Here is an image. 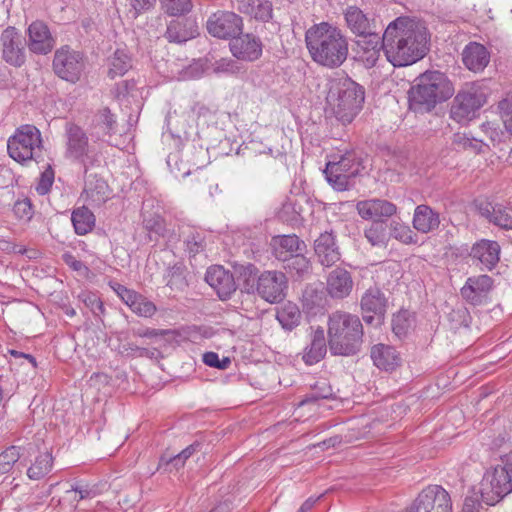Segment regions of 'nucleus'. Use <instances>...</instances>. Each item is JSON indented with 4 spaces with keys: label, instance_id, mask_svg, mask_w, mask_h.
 Returning <instances> with one entry per match:
<instances>
[{
    "label": "nucleus",
    "instance_id": "44",
    "mask_svg": "<svg viewBox=\"0 0 512 512\" xmlns=\"http://www.w3.org/2000/svg\"><path fill=\"white\" fill-rule=\"evenodd\" d=\"M132 63L130 56L121 49H117L114 54L109 58L108 76L114 79L118 76H123L131 69Z\"/></svg>",
    "mask_w": 512,
    "mask_h": 512
},
{
    "label": "nucleus",
    "instance_id": "58",
    "mask_svg": "<svg viewBox=\"0 0 512 512\" xmlns=\"http://www.w3.org/2000/svg\"><path fill=\"white\" fill-rule=\"evenodd\" d=\"M200 446L199 443H193L186 447L184 450H182L180 453L175 455L174 457L170 458L168 463L173 465L176 469H179L184 466L185 461L191 457L198 447Z\"/></svg>",
    "mask_w": 512,
    "mask_h": 512
},
{
    "label": "nucleus",
    "instance_id": "32",
    "mask_svg": "<svg viewBox=\"0 0 512 512\" xmlns=\"http://www.w3.org/2000/svg\"><path fill=\"white\" fill-rule=\"evenodd\" d=\"M370 353L374 365L385 371H392L401 363L399 353L390 345L382 343L374 345Z\"/></svg>",
    "mask_w": 512,
    "mask_h": 512
},
{
    "label": "nucleus",
    "instance_id": "24",
    "mask_svg": "<svg viewBox=\"0 0 512 512\" xmlns=\"http://www.w3.org/2000/svg\"><path fill=\"white\" fill-rule=\"evenodd\" d=\"M493 287V279L488 275H478L467 278L461 288V295L473 305H478Z\"/></svg>",
    "mask_w": 512,
    "mask_h": 512
},
{
    "label": "nucleus",
    "instance_id": "18",
    "mask_svg": "<svg viewBox=\"0 0 512 512\" xmlns=\"http://www.w3.org/2000/svg\"><path fill=\"white\" fill-rule=\"evenodd\" d=\"M230 51L238 60L253 62L262 56L263 44L259 37L241 33L229 43Z\"/></svg>",
    "mask_w": 512,
    "mask_h": 512
},
{
    "label": "nucleus",
    "instance_id": "6",
    "mask_svg": "<svg viewBox=\"0 0 512 512\" xmlns=\"http://www.w3.org/2000/svg\"><path fill=\"white\" fill-rule=\"evenodd\" d=\"M512 492V451L488 469L479 484L481 502L493 506Z\"/></svg>",
    "mask_w": 512,
    "mask_h": 512
},
{
    "label": "nucleus",
    "instance_id": "5",
    "mask_svg": "<svg viewBox=\"0 0 512 512\" xmlns=\"http://www.w3.org/2000/svg\"><path fill=\"white\" fill-rule=\"evenodd\" d=\"M336 118L343 124L351 123L362 108L365 99L363 86L347 76L333 79L328 94Z\"/></svg>",
    "mask_w": 512,
    "mask_h": 512
},
{
    "label": "nucleus",
    "instance_id": "47",
    "mask_svg": "<svg viewBox=\"0 0 512 512\" xmlns=\"http://www.w3.org/2000/svg\"><path fill=\"white\" fill-rule=\"evenodd\" d=\"M414 324V318L408 310H400L392 318V330L401 338L408 334Z\"/></svg>",
    "mask_w": 512,
    "mask_h": 512
},
{
    "label": "nucleus",
    "instance_id": "51",
    "mask_svg": "<svg viewBox=\"0 0 512 512\" xmlns=\"http://www.w3.org/2000/svg\"><path fill=\"white\" fill-rule=\"evenodd\" d=\"M453 143L459 148H463L464 150H471L476 154L482 152L484 146V143L481 140L460 133L454 135Z\"/></svg>",
    "mask_w": 512,
    "mask_h": 512
},
{
    "label": "nucleus",
    "instance_id": "4",
    "mask_svg": "<svg viewBox=\"0 0 512 512\" xmlns=\"http://www.w3.org/2000/svg\"><path fill=\"white\" fill-rule=\"evenodd\" d=\"M454 87L448 77L440 71H426L417 79L409 91V107L417 113L430 112L438 103L448 100Z\"/></svg>",
    "mask_w": 512,
    "mask_h": 512
},
{
    "label": "nucleus",
    "instance_id": "37",
    "mask_svg": "<svg viewBox=\"0 0 512 512\" xmlns=\"http://www.w3.org/2000/svg\"><path fill=\"white\" fill-rule=\"evenodd\" d=\"M195 25L185 19H174L167 26L165 37L169 42L184 43L195 36Z\"/></svg>",
    "mask_w": 512,
    "mask_h": 512
},
{
    "label": "nucleus",
    "instance_id": "8",
    "mask_svg": "<svg viewBox=\"0 0 512 512\" xmlns=\"http://www.w3.org/2000/svg\"><path fill=\"white\" fill-rule=\"evenodd\" d=\"M486 103V92L478 82L466 84L455 96L450 117L458 123H467L476 117Z\"/></svg>",
    "mask_w": 512,
    "mask_h": 512
},
{
    "label": "nucleus",
    "instance_id": "56",
    "mask_svg": "<svg viewBox=\"0 0 512 512\" xmlns=\"http://www.w3.org/2000/svg\"><path fill=\"white\" fill-rule=\"evenodd\" d=\"M129 6V14L136 19L141 13L151 9L156 0H126Z\"/></svg>",
    "mask_w": 512,
    "mask_h": 512
},
{
    "label": "nucleus",
    "instance_id": "41",
    "mask_svg": "<svg viewBox=\"0 0 512 512\" xmlns=\"http://www.w3.org/2000/svg\"><path fill=\"white\" fill-rule=\"evenodd\" d=\"M71 221L75 232L78 235H85L93 229L95 216L87 207L83 206L72 212Z\"/></svg>",
    "mask_w": 512,
    "mask_h": 512
},
{
    "label": "nucleus",
    "instance_id": "19",
    "mask_svg": "<svg viewBox=\"0 0 512 512\" xmlns=\"http://www.w3.org/2000/svg\"><path fill=\"white\" fill-rule=\"evenodd\" d=\"M356 209L362 219L371 220L373 223H383L384 219L393 216L397 212L396 205L384 199L359 201Z\"/></svg>",
    "mask_w": 512,
    "mask_h": 512
},
{
    "label": "nucleus",
    "instance_id": "49",
    "mask_svg": "<svg viewBox=\"0 0 512 512\" xmlns=\"http://www.w3.org/2000/svg\"><path fill=\"white\" fill-rule=\"evenodd\" d=\"M20 458V448L11 446L0 454V474L8 473Z\"/></svg>",
    "mask_w": 512,
    "mask_h": 512
},
{
    "label": "nucleus",
    "instance_id": "21",
    "mask_svg": "<svg viewBox=\"0 0 512 512\" xmlns=\"http://www.w3.org/2000/svg\"><path fill=\"white\" fill-rule=\"evenodd\" d=\"M205 280L215 290L221 300H226L236 291V283L232 273L223 266L214 265L207 269Z\"/></svg>",
    "mask_w": 512,
    "mask_h": 512
},
{
    "label": "nucleus",
    "instance_id": "23",
    "mask_svg": "<svg viewBox=\"0 0 512 512\" xmlns=\"http://www.w3.org/2000/svg\"><path fill=\"white\" fill-rule=\"evenodd\" d=\"M314 251L318 261L325 267L334 265L341 257L333 231H325L315 239Z\"/></svg>",
    "mask_w": 512,
    "mask_h": 512
},
{
    "label": "nucleus",
    "instance_id": "17",
    "mask_svg": "<svg viewBox=\"0 0 512 512\" xmlns=\"http://www.w3.org/2000/svg\"><path fill=\"white\" fill-rule=\"evenodd\" d=\"M26 45L29 51L36 55H47L54 49L56 39L48 25L41 21H33L26 30Z\"/></svg>",
    "mask_w": 512,
    "mask_h": 512
},
{
    "label": "nucleus",
    "instance_id": "42",
    "mask_svg": "<svg viewBox=\"0 0 512 512\" xmlns=\"http://www.w3.org/2000/svg\"><path fill=\"white\" fill-rule=\"evenodd\" d=\"M53 457L48 451L40 453L31 466L27 469V476L31 480H40L52 469Z\"/></svg>",
    "mask_w": 512,
    "mask_h": 512
},
{
    "label": "nucleus",
    "instance_id": "43",
    "mask_svg": "<svg viewBox=\"0 0 512 512\" xmlns=\"http://www.w3.org/2000/svg\"><path fill=\"white\" fill-rule=\"evenodd\" d=\"M302 211V206L296 200L288 199L282 204L277 215L281 221L296 226L303 221Z\"/></svg>",
    "mask_w": 512,
    "mask_h": 512
},
{
    "label": "nucleus",
    "instance_id": "52",
    "mask_svg": "<svg viewBox=\"0 0 512 512\" xmlns=\"http://www.w3.org/2000/svg\"><path fill=\"white\" fill-rule=\"evenodd\" d=\"M14 215L23 221H29L34 214V208L29 198L19 199L13 206Z\"/></svg>",
    "mask_w": 512,
    "mask_h": 512
},
{
    "label": "nucleus",
    "instance_id": "13",
    "mask_svg": "<svg viewBox=\"0 0 512 512\" xmlns=\"http://www.w3.org/2000/svg\"><path fill=\"white\" fill-rule=\"evenodd\" d=\"M256 291L266 302L280 303L287 295L288 278L281 271H264L257 278Z\"/></svg>",
    "mask_w": 512,
    "mask_h": 512
},
{
    "label": "nucleus",
    "instance_id": "40",
    "mask_svg": "<svg viewBox=\"0 0 512 512\" xmlns=\"http://www.w3.org/2000/svg\"><path fill=\"white\" fill-rule=\"evenodd\" d=\"M142 215L143 227L147 231L150 241L157 242L159 238L166 236V222L162 216L148 212H143Z\"/></svg>",
    "mask_w": 512,
    "mask_h": 512
},
{
    "label": "nucleus",
    "instance_id": "48",
    "mask_svg": "<svg viewBox=\"0 0 512 512\" xmlns=\"http://www.w3.org/2000/svg\"><path fill=\"white\" fill-rule=\"evenodd\" d=\"M364 236L372 246L385 247L388 242L384 223H373L369 228L365 229Z\"/></svg>",
    "mask_w": 512,
    "mask_h": 512
},
{
    "label": "nucleus",
    "instance_id": "3",
    "mask_svg": "<svg viewBox=\"0 0 512 512\" xmlns=\"http://www.w3.org/2000/svg\"><path fill=\"white\" fill-rule=\"evenodd\" d=\"M363 326L357 315L333 312L328 319V345L333 355L351 356L360 351Z\"/></svg>",
    "mask_w": 512,
    "mask_h": 512
},
{
    "label": "nucleus",
    "instance_id": "16",
    "mask_svg": "<svg viewBox=\"0 0 512 512\" xmlns=\"http://www.w3.org/2000/svg\"><path fill=\"white\" fill-rule=\"evenodd\" d=\"M206 27L212 36L232 40L242 33L243 20L234 12L217 11L208 18Z\"/></svg>",
    "mask_w": 512,
    "mask_h": 512
},
{
    "label": "nucleus",
    "instance_id": "35",
    "mask_svg": "<svg viewBox=\"0 0 512 512\" xmlns=\"http://www.w3.org/2000/svg\"><path fill=\"white\" fill-rule=\"evenodd\" d=\"M237 9L263 22L272 18V4L269 0H236Z\"/></svg>",
    "mask_w": 512,
    "mask_h": 512
},
{
    "label": "nucleus",
    "instance_id": "12",
    "mask_svg": "<svg viewBox=\"0 0 512 512\" xmlns=\"http://www.w3.org/2000/svg\"><path fill=\"white\" fill-rule=\"evenodd\" d=\"M404 512H452L450 494L440 485H429Z\"/></svg>",
    "mask_w": 512,
    "mask_h": 512
},
{
    "label": "nucleus",
    "instance_id": "39",
    "mask_svg": "<svg viewBox=\"0 0 512 512\" xmlns=\"http://www.w3.org/2000/svg\"><path fill=\"white\" fill-rule=\"evenodd\" d=\"M187 268L183 262H176L168 266L164 273L166 285L172 290L183 291L188 286L186 279Z\"/></svg>",
    "mask_w": 512,
    "mask_h": 512
},
{
    "label": "nucleus",
    "instance_id": "53",
    "mask_svg": "<svg viewBox=\"0 0 512 512\" xmlns=\"http://www.w3.org/2000/svg\"><path fill=\"white\" fill-rule=\"evenodd\" d=\"M285 262H287V267L290 270H294L299 275H303L304 273L308 272L310 268L309 260L304 255H302L301 252L293 254Z\"/></svg>",
    "mask_w": 512,
    "mask_h": 512
},
{
    "label": "nucleus",
    "instance_id": "22",
    "mask_svg": "<svg viewBox=\"0 0 512 512\" xmlns=\"http://www.w3.org/2000/svg\"><path fill=\"white\" fill-rule=\"evenodd\" d=\"M479 214L490 223L505 229L512 230V206L489 201L477 203Z\"/></svg>",
    "mask_w": 512,
    "mask_h": 512
},
{
    "label": "nucleus",
    "instance_id": "7",
    "mask_svg": "<svg viewBox=\"0 0 512 512\" xmlns=\"http://www.w3.org/2000/svg\"><path fill=\"white\" fill-rule=\"evenodd\" d=\"M42 138L34 125H22L9 137L7 150L9 156L19 163L38 160L42 157Z\"/></svg>",
    "mask_w": 512,
    "mask_h": 512
},
{
    "label": "nucleus",
    "instance_id": "29",
    "mask_svg": "<svg viewBox=\"0 0 512 512\" xmlns=\"http://www.w3.org/2000/svg\"><path fill=\"white\" fill-rule=\"evenodd\" d=\"M362 37L363 39L358 42L362 49L361 59L366 68H372L379 60L381 52H384V35L380 37L373 31Z\"/></svg>",
    "mask_w": 512,
    "mask_h": 512
},
{
    "label": "nucleus",
    "instance_id": "20",
    "mask_svg": "<svg viewBox=\"0 0 512 512\" xmlns=\"http://www.w3.org/2000/svg\"><path fill=\"white\" fill-rule=\"evenodd\" d=\"M500 250L497 241L482 239L473 244L469 255L481 270L491 271L500 260Z\"/></svg>",
    "mask_w": 512,
    "mask_h": 512
},
{
    "label": "nucleus",
    "instance_id": "62",
    "mask_svg": "<svg viewBox=\"0 0 512 512\" xmlns=\"http://www.w3.org/2000/svg\"><path fill=\"white\" fill-rule=\"evenodd\" d=\"M84 302L87 306L91 307V310L95 315L104 311L103 303L94 294L85 295Z\"/></svg>",
    "mask_w": 512,
    "mask_h": 512
},
{
    "label": "nucleus",
    "instance_id": "1",
    "mask_svg": "<svg viewBox=\"0 0 512 512\" xmlns=\"http://www.w3.org/2000/svg\"><path fill=\"white\" fill-rule=\"evenodd\" d=\"M425 27L408 17H398L384 31V54L395 67L414 64L428 51Z\"/></svg>",
    "mask_w": 512,
    "mask_h": 512
},
{
    "label": "nucleus",
    "instance_id": "55",
    "mask_svg": "<svg viewBox=\"0 0 512 512\" xmlns=\"http://www.w3.org/2000/svg\"><path fill=\"white\" fill-rule=\"evenodd\" d=\"M131 310L141 317H152L156 312V306L153 302L140 295L139 299L131 307Z\"/></svg>",
    "mask_w": 512,
    "mask_h": 512
},
{
    "label": "nucleus",
    "instance_id": "59",
    "mask_svg": "<svg viewBox=\"0 0 512 512\" xmlns=\"http://www.w3.org/2000/svg\"><path fill=\"white\" fill-rule=\"evenodd\" d=\"M202 360L204 364L209 367H214L218 369H226L230 365V359L224 357L223 359L219 358V355L216 352H206L203 354Z\"/></svg>",
    "mask_w": 512,
    "mask_h": 512
},
{
    "label": "nucleus",
    "instance_id": "9",
    "mask_svg": "<svg viewBox=\"0 0 512 512\" xmlns=\"http://www.w3.org/2000/svg\"><path fill=\"white\" fill-rule=\"evenodd\" d=\"M364 169L355 153H346L337 162H328L324 174L328 183L337 191L349 189L351 180Z\"/></svg>",
    "mask_w": 512,
    "mask_h": 512
},
{
    "label": "nucleus",
    "instance_id": "27",
    "mask_svg": "<svg viewBox=\"0 0 512 512\" xmlns=\"http://www.w3.org/2000/svg\"><path fill=\"white\" fill-rule=\"evenodd\" d=\"M441 223L440 213L427 204L417 205L412 217L413 228L421 233L428 234L436 231Z\"/></svg>",
    "mask_w": 512,
    "mask_h": 512
},
{
    "label": "nucleus",
    "instance_id": "57",
    "mask_svg": "<svg viewBox=\"0 0 512 512\" xmlns=\"http://www.w3.org/2000/svg\"><path fill=\"white\" fill-rule=\"evenodd\" d=\"M71 491H74L79 495L78 500L92 499L98 494V489L96 486H91L88 483H84L83 481H79L71 485Z\"/></svg>",
    "mask_w": 512,
    "mask_h": 512
},
{
    "label": "nucleus",
    "instance_id": "2",
    "mask_svg": "<svg viewBox=\"0 0 512 512\" xmlns=\"http://www.w3.org/2000/svg\"><path fill=\"white\" fill-rule=\"evenodd\" d=\"M305 42L312 60L323 67L338 68L348 57L347 36L339 27L328 22L311 26L305 33Z\"/></svg>",
    "mask_w": 512,
    "mask_h": 512
},
{
    "label": "nucleus",
    "instance_id": "30",
    "mask_svg": "<svg viewBox=\"0 0 512 512\" xmlns=\"http://www.w3.org/2000/svg\"><path fill=\"white\" fill-rule=\"evenodd\" d=\"M117 119L108 107L99 109L91 121V135L96 140L116 133Z\"/></svg>",
    "mask_w": 512,
    "mask_h": 512
},
{
    "label": "nucleus",
    "instance_id": "15",
    "mask_svg": "<svg viewBox=\"0 0 512 512\" xmlns=\"http://www.w3.org/2000/svg\"><path fill=\"white\" fill-rule=\"evenodd\" d=\"M362 318L368 325L382 324L388 308V298L378 287L367 289L360 299Z\"/></svg>",
    "mask_w": 512,
    "mask_h": 512
},
{
    "label": "nucleus",
    "instance_id": "63",
    "mask_svg": "<svg viewBox=\"0 0 512 512\" xmlns=\"http://www.w3.org/2000/svg\"><path fill=\"white\" fill-rule=\"evenodd\" d=\"M481 504L477 494L467 496L464 500L462 512H479Z\"/></svg>",
    "mask_w": 512,
    "mask_h": 512
},
{
    "label": "nucleus",
    "instance_id": "50",
    "mask_svg": "<svg viewBox=\"0 0 512 512\" xmlns=\"http://www.w3.org/2000/svg\"><path fill=\"white\" fill-rule=\"evenodd\" d=\"M165 11L172 16L189 13L193 7L192 0H161Z\"/></svg>",
    "mask_w": 512,
    "mask_h": 512
},
{
    "label": "nucleus",
    "instance_id": "36",
    "mask_svg": "<svg viewBox=\"0 0 512 512\" xmlns=\"http://www.w3.org/2000/svg\"><path fill=\"white\" fill-rule=\"evenodd\" d=\"M302 244L295 234L277 236L273 238L274 255L278 260L286 261L293 254L301 252Z\"/></svg>",
    "mask_w": 512,
    "mask_h": 512
},
{
    "label": "nucleus",
    "instance_id": "26",
    "mask_svg": "<svg viewBox=\"0 0 512 512\" xmlns=\"http://www.w3.org/2000/svg\"><path fill=\"white\" fill-rule=\"evenodd\" d=\"M353 288V279L346 269L335 268L327 277L326 290L333 299H344L349 296Z\"/></svg>",
    "mask_w": 512,
    "mask_h": 512
},
{
    "label": "nucleus",
    "instance_id": "11",
    "mask_svg": "<svg viewBox=\"0 0 512 512\" xmlns=\"http://www.w3.org/2000/svg\"><path fill=\"white\" fill-rule=\"evenodd\" d=\"M65 158L78 162L84 167V174L88 172V162H91V147L85 130L74 122H67L64 130Z\"/></svg>",
    "mask_w": 512,
    "mask_h": 512
},
{
    "label": "nucleus",
    "instance_id": "46",
    "mask_svg": "<svg viewBox=\"0 0 512 512\" xmlns=\"http://www.w3.org/2000/svg\"><path fill=\"white\" fill-rule=\"evenodd\" d=\"M333 395L331 386L325 379L318 380L312 386L311 391L300 401V405L316 402L320 399H329Z\"/></svg>",
    "mask_w": 512,
    "mask_h": 512
},
{
    "label": "nucleus",
    "instance_id": "25",
    "mask_svg": "<svg viewBox=\"0 0 512 512\" xmlns=\"http://www.w3.org/2000/svg\"><path fill=\"white\" fill-rule=\"evenodd\" d=\"M208 236L207 231L196 226L184 225L179 230V237L182 239L184 250L189 257H195L205 251Z\"/></svg>",
    "mask_w": 512,
    "mask_h": 512
},
{
    "label": "nucleus",
    "instance_id": "28",
    "mask_svg": "<svg viewBox=\"0 0 512 512\" xmlns=\"http://www.w3.org/2000/svg\"><path fill=\"white\" fill-rule=\"evenodd\" d=\"M83 196L92 206H101L110 198V189L107 182L96 174L86 176Z\"/></svg>",
    "mask_w": 512,
    "mask_h": 512
},
{
    "label": "nucleus",
    "instance_id": "10",
    "mask_svg": "<svg viewBox=\"0 0 512 512\" xmlns=\"http://www.w3.org/2000/svg\"><path fill=\"white\" fill-rule=\"evenodd\" d=\"M86 68L85 55L68 45L58 48L53 57L52 69L61 79L76 83Z\"/></svg>",
    "mask_w": 512,
    "mask_h": 512
},
{
    "label": "nucleus",
    "instance_id": "34",
    "mask_svg": "<svg viewBox=\"0 0 512 512\" xmlns=\"http://www.w3.org/2000/svg\"><path fill=\"white\" fill-rule=\"evenodd\" d=\"M327 353V341L325 338L324 329L318 327L311 334V342L306 347L303 354V361L307 365H313L320 362Z\"/></svg>",
    "mask_w": 512,
    "mask_h": 512
},
{
    "label": "nucleus",
    "instance_id": "38",
    "mask_svg": "<svg viewBox=\"0 0 512 512\" xmlns=\"http://www.w3.org/2000/svg\"><path fill=\"white\" fill-rule=\"evenodd\" d=\"M276 319L286 331H292L300 323L302 314L299 307L290 301L276 308Z\"/></svg>",
    "mask_w": 512,
    "mask_h": 512
},
{
    "label": "nucleus",
    "instance_id": "14",
    "mask_svg": "<svg viewBox=\"0 0 512 512\" xmlns=\"http://www.w3.org/2000/svg\"><path fill=\"white\" fill-rule=\"evenodd\" d=\"M2 59L13 67H22L26 62V42L21 32L13 27H6L0 34Z\"/></svg>",
    "mask_w": 512,
    "mask_h": 512
},
{
    "label": "nucleus",
    "instance_id": "64",
    "mask_svg": "<svg viewBox=\"0 0 512 512\" xmlns=\"http://www.w3.org/2000/svg\"><path fill=\"white\" fill-rule=\"evenodd\" d=\"M500 114L503 116H509L512 113V95L502 99L498 104Z\"/></svg>",
    "mask_w": 512,
    "mask_h": 512
},
{
    "label": "nucleus",
    "instance_id": "31",
    "mask_svg": "<svg viewBox=\"0 0 512 512\" xmlns=\"http://www.w3.org/2000/svg\"><path fill=\"white\" fill-rule=\"evenodd\" d=\"M462 60L469 70L480 72L488 65L490 53L484 45L477 42H470L463 50Z\"/></svg>",
    "mask_w": 512,
    "mask_h": 512
},
{
    "label": "nucleus",
    "instance_id": "61",
    "mask_svg": "<svg viewBox=\"0 0 512 512\" xmlns=\"http://www.w3.org/2000/svg\"><path fill=\"white\" fill-rule=\"evenodd\" d=\"M215 72L235 74L239 71L237 62L232 59L222 58L215 63Z\"/></svg>",
    "mask_w": 512,
    "mask_h": 512
},
{
    "label": "nucleus",
    "instance_id": "60",
    "mask_svg": "<svg viewBox=\"0 0 512 512\" xmlns=\"http://www.w3.org/2000/svg\"><path fill=\"white\" fill-rule=\"evenodd\" d=\"M120 352L128 357H144L149 356V350L140 347L132 342L123 343L120 346Z\"/></svg>",
    "mask_w": 512,
    "mask_h": 512
},
{
    "label": "nucleus",
    "instance_id": "33",
    "mask_svg": "<svg viewBox=\"0 0 512 512\" xmlns=\"http://www.w3.org/2000/svg\"><path fill=\"white\" fill-rule=\"evenodd\" d=\"M347 27L357 36H364L373 32V20H370L357 6H348L344 11Z\"/></svg>",
    "mask_w": 512,
    "mask_h": 512
},
{
    "label": "nucleus",
    "instance_id": "45",
    "mask_svg": "<svg viewBox=\"0 0 512 512\" xmlns=\"http://www.w3.org/2000/svg\"><path fill=\"white\" fill-rule=\"evenodd\" d=\"M389 230L390 236L403 244L417 243V235L407 224L399 220H392L389 224Z\"/></svg>",
    "mask_w": 512,
    "mask_h": 512
},
{
    "label": "nucleus",
    "instance_id": "54",
    "mask_svg": "<svg viewBox=\"0 0 512 512\" xmlns=\"http://www.w3.org/2000/svg\"><path fill=\"white\" fill-rule=\"evenodd\" d=\"M55 173L50 165L41 173L37 185L35 187L39 195L47 194L54 182Z\"/></svg>",
    "mask_w": 512,
    "mask_h": 512
}]
</instances>
